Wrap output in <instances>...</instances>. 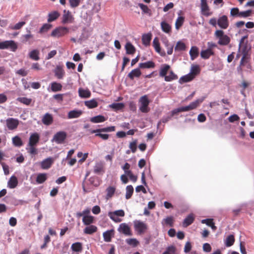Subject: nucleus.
<instances>
[{"label":"nucleus","instance_id":"obj_1","mask_svg":"<svg viewBox=\"0 0 254 254\" xmlns=\"http://www.w3.org/2000/svg\"><path fill=\"white\" fill-rule=\"evenodd\" d=\"M214 36L216 38L218 39V44L221 46H226L230 42V38L227 35L224 34V32L222 30H217Z\"/></svg>","mask_w":254,"mask_h":254},{"label":"nucleus","instance_id":"obj_2","mask_svg":"<svg viewBox=\"0 0 254 254\" xmlns=\"http://www.w3.org/2000/svg\"><path fill=\"white\" fill-rule=\"evenodd\" d=\"M17 48V44L13 40H6L0 42V50L8 49L14 52Z\"/></svg>","mask_w":254,"mask_h":254},{"label":"nucleus","instance_id":"obj_3","mask_svg":"<svg viewBox=\"0 0 254 254\" xmlns=\"http://www.w3.org/2000/svg\"><path fill=\"white\" fill-rule=\"evenodd\" d=\"M252 13L251 10H248L244 11H239V9L237 7H234L231 9L230 15L233 17H248L251 15Z\"/></svg>","mask_w":254,"mask_h":254},{"label":"nucleus","instance_id":"obj_4","mask_svg":"<svg viewBox=\"0 0 254 254\" xmlns=\"http://www.w3.org/2000/svg\"><path fill=\"white\" fill-rule=\"evenodd\" d=\"M139 109L142 113H146L149 111L148 107L149 101L146 95L141 97L139 100Z\"/></svg>","mask_w":254,"mask_h":254},{"label":"nucleus","instance_id":"obj_5","mask_svg":"<svg viewBox=\"0 0 254 254\" xmlns=\"http://www.w3.org/2000/svg\"><path fill=\"white\" fill-rule=\"evenodd\" d=\"M125 214V211L123 209L115 210L113 212L110 211L108 213V216L110 219L115 222H121L122 220L118 217H124Z\"/></svg>","mask_w":254,"mask_h":254},{"label":"nucleus","instance_id":"obj_6","mask_svg":"<svg viewBox=\"0 0 254 254\" xmlns=\"http://www.w3.org/2000/svg\"><path fill=\"white\" fill-rule=\"evenodd\" d=\"M68 32V29L65 27H59L52 32L51 36L53 37H60Z\"/></svg>","mask_w":254,"mask_h":254},{"label":"nucleus","instance_id":"obj_7","mask_svg":"<svg viewBox=\"0 0 254 254\" xmlns=\"http://www.w3.org/2000/svg\"><path fill=\"white\" fill-rule=\"evenodd\" d=\"M134 227L135 230L140 234L144 233L147 229V225L140 220H135L134 221Z\"/></svg>","mask_w":254,"mask_h":254},{"label":"nucleus","instance_id":"obj_8","mask_svg":"<svg viewBox=\"0 0 254 254\" xmlns=\"http://www.w3.org/2000/svg\"><path fill=\"white\" fill-rule=\"evenodd\" d=\"M88 183H86L87 186H92L93 187L98 188L101 184V180L96 176L90 177L87 180Z\"/></svg>","mask_w":254,"mask_h":254},{"label":"nucleus","instance_id":"obj_9","mask_svg":"<svg viewBox=\"0 0 254 254\" xmlns=\"http://www.w3.org/2000/svg\"><path fill=\"white\" fill-rule=\"evenodd\" d=\"M203 101V99H197L186 106L181 107L182 112H187L195 109Z\"/></svg>","mask_w":254,"mask_h":254},{"label":"nucleus","instance_id":"obj_10","mask_svg":"<svg viewBox=\"0 0 254 254\" xmlns=\"http://www.w3.org/2000/svg\"><path fill=\"white\" fill-rule=\"evenodd\" d=\"M6 124L9 130H13L17 128L19 125V121L14 118H9L6 119Z\"/></svg>","mask_w":254,"mask_h":254},{"label":"nucleus","instance_id":"obj_11","mask_svg":"<svg viewBox=\"0 0 254 254\" xmlns=\"http://www.w3.org/2000/svg\"><path fill=\"white\" fill-rule=\"evenodd\" d=\"M66 137V133L64 131H61L57 132L54 136L52 141H55L58 143H61L64 141Z\"/></svg>","mask_w":254,"mask_h":254},{"label":"nucleus","instance_id":"obj_12","mask_svg":"<svg viewBox=\"0 0 254 254\" xmlns=\"http://www.w3.org/2000/svg\"><path fill=\"white\" fill-rule=\"evenodd\" d=\"M74 18L69 11H64V14L62 17V22L63 24L72 23L73 22Z\"/></svg>","mask_w":254,"mask_h":254},{"label":"nucleus","instance_id":"obj_13","mask_svg":"<svg viewBox=\"0 0 254 254\" xmlns=\"http://www.w3.org/2000/svg\"><path fill=\"white\" fill-rule=\"evenodd\" d=\"M118 230L120 232L123 233L125 235L131 236L132 235L130 227L125 223H121L120 225Z\"/></svg>","mask_w":254,"mask_h":254},{"label":"nucleus","instance_id":"obj_14","mask_svg":"<svg viewBox=\"0 0 254 254\" xmlns=\"http://www.w3.org/2000/svg\"><path fill=\"white\" fill-rule=\"evenodd\" d=\"M217 24L222 29H225L229 26L228 18L226 15H223L217 20Z\"/></svg>","mask_w":254,"mask_h":254},{"label":"nucleus","instance_id":"obj_15","mask_svg":"<svg viewBox=\"0 0 254 254\" xmlns=\"http://www.w3.org/2000/svg\"><path fill=\"white\" fill-rule=\"evenodd\" d=\"M93 172L97 175H103L105 173L103 164L101 162L96 163L93 168Z\"/></svg>","mask_w":254,"mask_h":254},{"label":"nucleus","instance_id":"obj_16","mask_svg":"<svg viewBox=\"0 0 254 254\" xmlns=\"http://www.w3.org/2000/svg\"><path fill=\"white\" fill-rule=\"evenodd\" d=\"M114 230L113 229L111 230H108L103 233L104 241L106 242H111L112 238L114 237Z\"/></svg>","mask_w":254,"mask_h":254},{"label":"nucleus","instance_id":"obj_17","mask_svg":"<svg viewBox=\"0 0 254 254\" xmlns=\"http://www.w3.org/2000/svg\"><path fill=\"white\" fill-rule=\"evenodd\" d=\"M53 162L52 157H48L43 160L41 163V167L43 169H48L51 167Z\"/></svg>","mask_w":254,"mask_h":254},{"label":"nucleus","instance_id":"obj_18","mask_svg":"<svg viewBox=\"0 0 254 254\" xmlns=\"http://www.w3.org/2000/svg\"><path fill=\"white\" fill-rule=\"evenodd\" d=\"M141 74L139 67L132 70L127 75V77L130 79H134V77H139Z\"/></svg>","mask_w":254,"mask_h":254},{"label":"nucleus","instance_id":"obj_19","mask_svg":"<svg viewBox=\"0 0 254 254\" xmlns=\"http://www.w3.org/2000/svg\"><path fill=\"white\" fill-rule=\"evenodd\" d=\"M194 220V217L192 213L189 214L184 220L183 225L185 227H187L191 225Z\"/></svg>","mask_w":254,"mask_h":254},{"label":"nucleus","instance_id":"obj_20","mask_svg":"<svg viewBox=\"0 0 254 254\" xmlns=\"http://www.w3.org/2000/svg\"><path fill=\"white\" fill-rule=\"evenodd\" d=\"M79 96L81 98H87L90 97L91 92L88 89H84L82 88L78 89Z\"/></svg>","mask_w":254,"mask_h":254},{"label":"nucleus","instance_id":"obj_21","mask_svg":"<svg viewBox=\"0 0 254 254\" xmlns=\"http://www.w3.org/2000/svg\"><path fill=\"white\" fill-rule=\"evenodd\" d=\"M162 43L167 49V54L169 55H171L173 53L174 46L169 43L166 38L162 39Z\"/></svg>","mask_w":254,"mask_h":254},{"label":"nucleus","instance_id":"obj_22","mask_svg":"<svg viewBox=\"0 0 254 254\" xmlns=\"http://www.w3.org/2000/svg\"><path fill=\"white\" fill-rule=\"evenodd\" d=\"M153 46L154 47L155 51L158 53L160 54L161 56H164L165 55V52H161L160 44L157 37H155L153 41Z\"/></svg>","mask_w":254,"mask_h":254},{"label":"nucleus","instance_id":"obj_23","mask_svg":"<svg viewBox=\"0 0 254 254\" xmlns=\"http://www.w3.org/2000/svg\"><path fill=\"white\" fill-rule=\"evenodd\" d=\"M18 185V180L17 177L14 175H12L10 180L7 182V187L10 189H14L17 187Z\"/></svg>","mask_w":254,"mask_h":254},{"label":"nucleus","instance_id":"obj_24","mask_svg":"<svg viewBox=\"0 0 254 254\" xmlns=\"http://www.w3.org/2000/svg\"><path fill=\"white\" fill-rule=\"evenodd\" d=\"M70 248L73 252L79 253L81 252L82 251V244L81 242H75L71 245Z\"/></svg>","mask_w":254,"mask_h":254},{"label":"nucleus","instance_id":"obj_25","mask_svg":"<svg viewBox=\"0 0 254 254\" xmlns=\"http://www.w3.org/2000/svg\"><path fill=\"white\" fill-rule=\"evenodd\" d=\"M201 222L202 224H205L208 226L211 227V228L213 231H215L217 229V227L215 225V223L213 222V219L212 218H206V219H202L201 221Z\"/></svg>","mask_w":254,"mask_h":254},{"label":"nucleus","instance_id":"obj_26","mask_svg":"<svg viewBox=\"0 0 254 254\" xmlns=\"http://www.w3.org/2000/svg\"><path fill=\"white\" fill-rule=\"evenodd\" d=\"M4 201L7 203H10V204L14 205L15 206L19 204V202H22V200H17L14 197L10 196H5L3 198Z\"/></svg>","mask_w":254,"mask_h":254},{"label":"nucleus","instance_id":"obj_27","mask_svg":"<svg viewBox=\"0 0 254 254\" xmlns=\"http://www.w3.org/2000/svg\"><path fill=\"white\" fill-rule=\"evenodd\" d=\"M42 121L44 125L48 126L53 123V118L50 114L47 113L43 117Z\"/></svg>","mask_w":254,"mask_h":254},{"label":"nucleus","instance_id":"obj_28","mask_svg":"<svg viewBox=\"0 0 254 254\" xmlns=\"http://www.w3.org/2000/svg\"><path fill=\"white\" fill-rule=\"evenodd\" d=\"M97 231V227L93 225H89L86 227L83 230V232L86 234L92 235Z\"/></svg>","mask_w":254,"mask_h":254},{"label":"nucleus","instance_id":"obj_29","mask_svg":"<svg viewBox=\"0 0 254 254\" xmlns=\"http://www.w3.org/2000/svg\"><path fill=\"white\" fill-rule=\"evenodd\" d=\"M190 59L193 61L198 56V49L196 46H192L190 51Z\"/></svg>","mask_w":254,"mask_h":254},{"label":"nucleus","instance_id":"obj_30","mask_svg":"<svg viewBox=\"0 0 254 254\" xmlns=\"http://www.w3.org/2000/svg\"><path fill=\"white\" fill-rule=\"evenodd\" d=\"M174 218L172 216H167L166 218H164L161 224L162 225H167L170 227H173L174 225Z\"/></svg>","mask_w":254,"mask_h":254},{"label":"nucleus","instance_id":"obj_31","mask_svg":"<svg viewBox=\"0 0 254 254\" xmlns=\"http://www.w3.org/2000/svg\"><path fill=\"white\" fill-rule=\"evenodd\" d=\"M181 13V11H180L178 13V15H179L178 17L177 18L176 23H175V28L176 29L178 30L180 29V28L183 25L184 21H185V17L182 16H180V14Z\"/></svg>","mask_w":254,"mask_h":254},{"label":"nucleus","instance_id":"obj_32","mask_svg":"<svg viewBox=\"0 0 254 254\" xmlns=\"http://www.w3.org/2000/svg\"><path fill=\"white\" fill-rule=\"evenodd\" d=\"M194 78V76L192 74L188 73L182 76L179 79V82L181 83L188 82L192 80Z\"/></svg>","mask_w":254,"mask_h":254},{"label":"nucleus","instance_id":"obj_33","mask_svg":"<svg viewBox=\"0 0 254 254\" xmlns=\"http://www.w3.org/2000/svg\"><path fill=\"white\" fill-rule=\"evenodd\" d=\"M161 27L162 30L167 34L170 33L171 31V25L165 21L161 22Z\"/></svg>","mask_w":254,"mask_h":254},{"label":"nucleus","instance_id":"obj_34","mask_svg":"<svg viewBox=\"0 0 254 254\" xmlns=\"http://www.w3.org/2000/svg\"><path fill=\"white\" fill-rule=\"evenodd\" d=\"M126 53L127 54L132 55L135 52V48L130 42H127L125 45Z\"/></svg>","mask_w":254,"mask_h":254},{"label":"nucleus","instance_id":"obj_35","mask_svg":"<svg viewBox=\"0 0 254 254\" xmlns=\"http://www.w3.org/2000/svg\"><path fill=\"white\" fill-rule=\"evenodd\" d=\"M39 51L38 50H33L29 53V58L34 61H38L40 59Z\"/></svg>","mask_w":254,"mask_h":254},{"label":"nucleus","instance_id":"obj_36","mask_svg":"<svg viewBox=\"0 0 254 254\" xmlns=\"http://www.w3.org/2000/svg\"><path fill=\"white\" fill-rule=\"evenodd\" d=\"M151 40V34L147 33L144 34L142 36V43L145 46L149 45L150 41Z\"/></svg>","mask_w":254,"mask_h":254},{"label":"nucleus","instance_id":"obj_37","mask_svg":"<svg viewBox=\"0 0 254 254\" xmlns=\"http://www.w3.org/2000/svg\"><path fill=\"white\" fill-rule=\"evenodd\" d=\"M82 111L81 110H72L68 113V119H73L78 118L81 114Z\"/></svg>","mask_w":254,"mask_h":254},{"label":"nucleus","instance_id":"obj_38","mask_svg":"<svg viewBox=\"0 0 254 254\" xmlns=\"http://www.w3.org/2000/svg\"><path fill=\"white\" fill-rule=\"evenodd\" d=\"M213 52L210 49H207L205 50H203L200 53V56L202 59H207L211 55H213Z\"/></svg>","mask_w":254,"mask_h":254},{"label":"nucleus","instance_id":"obj_39","mask_svg":"<svg viewBox=\"0 0 254 254\" xmlns=\"http://www.w3.org/2000/svg\"><path fill=\"white\" fill-rule=\"evenodd\" d=\"M138 66L139 68H153L155 66V64L152 61H148L140 63Z\"/></svg>","mask_w":254,"mask_h":254},{"label":"nucleus","instance_id":"obj_40","mask_svg":"<svg viewBox=\"0 0 254 254\" xmlns=\"http://www.w3.org/2000/svg\"><path fill=\"white\" fill-rule=\"evenodd\" d=\"M52 27V24L49 23H45L40 28L38 33L40 34H45L47 33Z\"/></svg>","mask_w":254,"mask_h":254},{"label":"nucleus","instance_id":"obj_41","mask_svg":"<svg viewBox=\"0 0 254 254\" xmlns=\"http://www.w3.org/2000/svg\"><path fill=\"white\" fill-rule=\"evenodd\" d=\"M60 16V13L57 11H54L51 12L48 14V22H51L56 20Z\"/></svg>","mask_w":254,"mask_h":254},{"label":"nucleus","instance_id":"obj_42","mask_svg":"<svg viewBox=\"0 0 254 254\" xmlns=\"http://www.w3.org/2000/svg\"><path fill=\"white\" fill-rule=\"evenodd\" d=\"M47 179V174L46 173H40L37 175L36 178V182L38 184L43 183Z\"/></svg>","mask_w":254,"mask_h":254},{"label":"nucleus","instance_id":"obj_43","mask_svg":"<svg viewBox=\"0 0 254 254\" xmlns=\"http://www.w3.org/2000/svg\"><path fill=\"white\" fill-rule=\"evenodd\" d=\"M94 222V217L91 215L83 216L82 222L85 225H89Z\"/></svg>","mask_w":254,"mask_h":254},{"label":"nucleus","instance_id":"obj_44","mask_svg":"<svg viewBox=\"0 0 254 254\" xmlns=\"http://www.w3.org/2000/svg\"><path fill=\"white\" fill-rule=\"evenodd\" d=\"M126 198L127 199H128L131 198L133 193L134 189L133 187L129 185L127 186L126 189Z\"/></svg>","mask_w":254,"mask_h":254},{"label":"nucleus","instance_id":"obj_45","mask_svg":"<svg viewBox=\"0 0 254 254\" xmlns=\"http://www.w3.org/2000/svg\"><path fill=\"white\" fill-rule=\"evenodd\" d=\"M25 23V21H20L15 25L10 24L8 29L9 30H19L20 29Z\"/></svg>","mask_w":254,"mask_h":254},{"label":"nucleus","instance_id":"obj_46","mask_svg":"<svg viewBox=\"0 0 254 254\" xmlns=\"http://www.w3.org/2000/svg\"><path fill=\"white\" fill-rule=\"evenodd\" d=\"M62 85L56 82H53L51 83V90L53 92H58L61 91L62 89Z\"/></svg>","mask_w":254,"mask_h":254},{"label":"nucleus","instance_id":"obj_47","mask_svg":"<svg viewBox=\"0 0 254 254\" xmlns=\"http://www.w3.org/2000/svg\"><path fill=\"white\" fill-rule=\"evenodd\" d=\"M170 65L165 64H163L161 67L159 71V75L161 77H165L168 71L170 69Z\"/></svg>","mask_w":254,"mask_h":254},{"label":"nucleus","instance_id":"obj_48","mask_svg":"<svg viewBox=\"0 0 254 254\" xmlns=\"http://www.w3.org/2000/svg\"><path fill=\"white\" fill-rule=\"evenodd\" d=\"M106 198L109 199L112 197L116 191V188L113 186H109L106 189Z\"/></svg>","mask_w":254,"mask_h":254},{"label":"nucleus","instance_id":"obj_49","mask_svg":"<svg viewBox=\"0 0 254 254\" xmlns=\"http://www.w3.org/2000/svg\"><path fill=\"white\" fill-rule=\"evenodd\" d=\"M126 243L133 248H135L138 246L139 242L135 238H128L126 240Z\"/></svg>","mask_w":254,"mask_h":254},{"label":"nucleus","instance_id":"obj_50","mask_svg":"<svg viewBox=\"0 0 254 254\" xmlns=\"http://www.w3.org/2000/svg\"><path fill=\"white\" fill-rule=\"evenodd\" d=\"M55 73L58 78L62 79L64 75V71L62 68L57 66L55 69Z\"/></svg>","mask_w":254,"mask_h":254},{"label":"nucleus","instance_id":"obj_51","mask_svg":"<svg viewBox=\"0 0 254 254\" xmlns=\"http://www.w3.org/2000/svg\"><path fill=\"white\" fill-rule=\"evenodd\" d=\"M235 242V237L233 235H229L226 238L225 241V246L227 247L232 246Z\"/></svg>","mask_w":254,"mask_h":254},{"label":"nucleus","instance_id":"obj_52","mask_svg":"<svg viewBox=\"0 0 254 254\" xmlns=\"http://www.w3.org/2000/svg\"><path fill=\"white\" fill-rule=\"evenodd\" d=\"M84 104L89 109L95 108L98 106V103L95 99L85 101Z\"/></svg>","mask_w":254,"mask_h":254},{"label":"nucleus","instance_id":"obj_53","mask_svg":"<svg viewBox=\"0 0 254 254\" xmlns=\"http://www.w3.org/2000/svg\"><path fill=\"white\" fill-rule=\"evenodd\" d=\"M109 107L115 111H118L123 109L125 105L123 103H114L110 105Z\"/></svg>","mask_w":254,"mask_h":254},{"label":"nucleus","instance_id":"obj_54","mask_svg":"<svg viewBox=\"0 0 254 254\" xmlns=\"http://www.w3.org/2000/svg\"><path fill=\"white\" fill-rule=\"evenodd\" d=\"M106 119L104 116L102 115H98L94 117H92L90 119V121L94 123H102L104 122Z\"/></svg>","mask_w":254,"mask_h":254},{"label":"nucleus","instance_id":"obj_55","mask_svg":"<svg viewBox=\"0 0 254 254\" xmlns=\"http://www.w3.org/2000/svg\"><path fill=\"white\" fill-rule=\"evenodd\" d=\"M186 46L185 44L181 41H178L177 43L176 46L175 47V50L176 51H185L186 50Z\"/></svg>","mask_w":254,"mask_h":254},{"label":"nucleus","instance_id":"obj_56","mask_svg":"<svg viewBox=\"0 0 254 254\" xmlns=\"http://www.w3.org/2000/svg\"><path fill=\"white\" fill-rule=\"evenodd\" d=\"M115 130V126H111L106 127L102 128L97 130H94L92 132H112Z\"/></svg>","mask_w":254,"mask_h":254},{"label":"nucleus","instance_id":"obj_57","mask_svg":"<svg viewBox=\"0 0 254 254\" xmlns=\"http://www.w3.org/2000/svg\"><path fill=\"white\" fill-rule=\"evenodd\" d=\"M39 135L38 133H32L29 138V143H38L39 140Z\"/></svg>","mask_w":254,"mask_h":254},{"label":"nucleus","instance_id":"obj_58","mask_svg":"<svg viewBox=\"0 0 254 254\" xmlns=\"http://www.w3.org/2000/svg\"><path fill=\"white\" fill-rule=\"evenodd\" d=\"M37 144H28L29 148L27 147V149H29L28 152H29L32 155H35L37 154V150L35 147Z\"/></svg>","mask_w":254,"mask_h":254},{"label":"nucleus","instance_id":"obj_59","mask_svg":"<svg viewBox=\"0 0 254 254\" xmlns=\"http://www.w3.org/2000/svg\"><path fill=\"white\" fill-rule=\"evenodd\" d=\"M138 6L144 13L148 14L149 16L151 15V10L146 5L139 3Z\"/></svg>","mask_w":254,"mask_h":254},{"label":"nucleus","instance_id":"obj_60","mask_svg":"<svg viewBox=\"0 0 254 254\" xmlns=\"http://www.w3.org/2000/svg\"><path fill=\"white\" fill-rule=\"evenodd\" d=\"M178 78V76L176 74H175L172 71L170 72V74L168 75H166L165 76V80L166 81H171L173 80L177 79Z\"/></svg>","mask_w":254,"mask_h":254},{"label":"nucleus","instance_id":"obj_61","mask_svg":"<svg viewBox=\"0 0 254 254\" xmlns=\"http://www.w3.org/2000/svg\"><path fill=\"white\" fill-rule=\"evenodd\" d=\"M17 101L26 105H29L32 102V99L30 98H27L26 97H18L17 98Z\"/></svg>","mask_w":254,"mask_h":254},{"label":"nucleus","instance_id":"obj_62","mask_svg":"<svg viewBox=\"0 0 254 254\" xmlns=\"http://www.w3.org/2000/svg\"><path fill=\"white\" fill-rule=\"evenodd\" d=\"M176 252V248L175 246L173 245H171L168 246L165 252H164V254H166L167 253H170L172 254H175Z\"/></svg>","mask_w":254,"mask_h":254},{"label":"nucleus","instance_id":"obj_63","mask_svg":"<svg viewBox=\"0 0 254 254\" xmlns=\"http://www.w3.org/2000/svg\"><path fill=\"white\" fill-rule=\"evenodd\" d=\"M199 72V67L197 65H192L191 67L190 72L189 73L192 74L194 76Z\"/></svg>","mask_w":254,"mask_h":254},{"label":"nucleus","instance_id":"obj_64","mask_svg":"<svg viewBox=\"0 0 254 254\" xmlns=\"http://www.w3.org/2000/svg\"><path fill=\"white\" fill-rule=\"evenodd\" d=\"M82 188L83 191L84 193L90 192L93 190V187H91L89 186H87V188H86L85 184V182H82Z\"/></svg>","mask_w":254,"mask_h":254}]
</instances>
